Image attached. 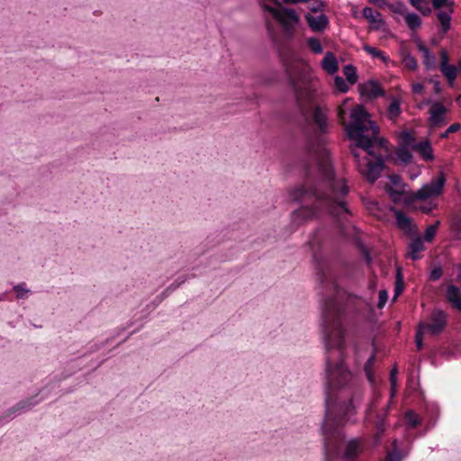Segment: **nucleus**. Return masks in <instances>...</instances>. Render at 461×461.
Segmentation results:
<instances>
[{
    "label": "nucleus",
    "instance_id": "nucleus-1",
    "mask_svg": "<svg viewBox=\"0 0 461 461\" xmlns=\"http://www.w3.org/2000/svg\"><path fill=\"white\" fill-rule=\"evenodd\" d=\"M343 317L342 294L337 292L336 297L325 299L322 305V328L327 351L326 415L322 430L327 459L339 455L344 446L342 457L346 461H353L362 451L361 441L353 438L344 444V436L339 429L343 420H348L350 415L355 413L351 404L354 377L343 361Z\"/></svg>",
    "mask_w": 461,
    "mask_h": 461
},
{
    "label": "nucleus",
    "instance_id": "nucleus-2",
    "mask_svg": "<svg viewBox=\"0 0 461 461\" xmlns=\"http://www.w3.org/2000/svg\"><path fill=\"white\" fill-rule=\"evenodd\" d=\"M314 147L316 149L312 152L317 167L318 179L327 187L328 191L322 192L320 183L311 189L298 186L290 191L289 196L293 201L303 203L291 214V222L294 227H299L313 219L321 209L320 203H323V210L334 214H339L342 211L348 212L345 203L341 200L348 194L347 185L343 180L335 179L329 151L322 146Z\"/></svg>",
    "mask_w": 461,
    "mask_h": 461
},
{
    "label": "nucleus",
    "instance_id": "nucleus-3",
    "mask_svg": "<svg viewBox=\"0 0 461 461\" xmlns=\"http://www.w3.org/2000/svg\"><path fill=\"white\" fill-rule=\"evenodd\" d=\"M350 120L346 134L355 144H388L385 138L379 136V126L362 105H357L351 111Z\"/></svg>",
    "mask_w": 461,
    "mask_h": 461
},
{
    "label": "nucleus",
    "instance_id": "nucleus-4",
    "mask_svg": "<svg viewBox=\"0 0 461 461\" xmlns=\"http://www.w3.org/2000/svg\"><path fill=\"white\" fill-rule=\"evenodd\" d=\"M377 146H354L351 152L352 155L358 158L362 152H364L366 156L373 157L372 158H365L366 160V176L367 180L371 183H374L377 180L384 169V160L382 155H377L375 149Z\"/></svg>",
    "mask_w": 461,
    "mask_h": 461
},
{
    "label": "nucleus",
    "instance_id": "nucleus-5",
    "mask_svg": "<svg viewBox=\"0 0 461 461\" xmlns=\"http://www.w3.org/2000/svg\"><path fill=\"white\" fill-rule=\"evenodd\" d=\"M285 77L290 88L294 94V97L302 115L304 117L305 120H308L310 111L304 105L302 99L304 95H306V98L310 103L311 97L309 94L305 93L304 90L300 86L297 78L293 75L289 68H285Z\"/></svg>",
    "mask_w": 461,
    "mask_h": 461
},
{
    "label": "nucleus",
    "instance_id": "nucleus-6",
    "mask_svg": "<svg viewBox=\"0 0 461 461\" xmlns=\"http://www.w3.org/2000/svg\"><path fill=\"white\" fill-rule=\"evenodd\" d=\"M447 325V313L441 310L432 312L429 322H420L419 326L429 335L436 336L440 334Z\"/></svg>",
    "mask_w": 461,
    "mask_h": 461
},
{
    "label": "nucleus",
    "instance_id": "nucleus-7",
    "mask_svg": "<svg viewBox=\"0 0 461 461\" xmlns=\"http://www.w3.org/2000/svg\"><path fill=\"white\" fill-rule=\"evenodd\" d=\"M446 178L443 173H440L438 176L433 178L429 184L422 185L416 194L415 198L419 200H425L430 196L438 195L445 185Z\"/></svg>",
    "mask_w": 461,
    "mask_h": 461
},
{
    "label": "nucleus",
    "instance_id": "nucleus-8",
    "mask_svg": "<svg viewBox=\"0 0 461 461\" xmlns=\"http://www.w3.org/2000/svg\"><path fill=\"white\" fill-rule=\"evenodd\" d=\"M312 121L314 123L313 134L318 144H322L324 140L322 139L329 132V124L327 122V117L322 113L320 106H315L312 113Z\"/></svg>",
    "mask_w": 461,
    "mask_h": 461
},
{
    "label": "nucleus",
    "instance_id": "nucleus-9",
    "mask_svg": "<svg viewBox=\"0 0 461 461\" xmlns=\"http://www.w3.org/2000/svg\"><path fill=\"white\" fill-rule=\"evenodd\" d=\"M446 113L447 109L441 104L438 102L433 103L429 117V124L431 131H433L434 128L439 127L442 124H444ZM429 135L430 138L433 139V131H430Z\"/></svg>",
    "mask_w": 461,
    "mask_h": 461
},
{
    "label": "nucleus",
    "instance_id": "nucleus-10",
    "mask_svg": "<svg viewBox=\"0 0 461 461\" xmlns=\"http://www.w3.org/2000/svg\"><path fill=\"white\" fill-rule=\"evenodd\" d=\"M358 87L360 95H366L370 99H375L385 95L379 82L374 79L368 80L366 84L359 85Z\"/></svg>",
    "mask_w": 461,
    "mask_h": 461
},
{
    "label": "nucleus",
    "instance_id": "nucleus-11",
    "mask_svg": "<svg viewBox=\"0 0 461 461\" xmlns=\"http://www.w3.org/2000/svg\"><path fill=\"white\" fill-rule=\"evenodd\" d=\"M304 17L309 27L313 32H323L325 28L329 25V18L326 14H322L318 16H313L311 14H306Z\"/></svg>",
    "mask_w": 461,
    "mask_h": 461
},
{
    "label": "nucleus",
    "instance_id": "nucleus-12",
    "mask_svg": "<svg viewBox=\"0 0 461 461\" xmlns=\"http://www.w3.org/2000/svg\"><path fill=\"white\" fill-rule=\"evenodd\" d=\"M319 275L320 282L325 290L333 291L337 289L334 275L329 267L321 268Z\"/></svg>",
    "mask_w": 461,
    "mask_h": 461
},
{
    "label": "nucleus",
    "instance_id": "nucleus-13",
    "mask_svg": "<svg viewBox=\"0 0 461 461\" xmlns=\"http://www.w3.org/2000/svg\"><path fill=\"white\" fill-rule=\"evenodd\" d=\"M417 48L422 54V61L426 69L431 70L435 68V56L429 51V48L425 46L420 39L417 40Z\"/></svg>",
    "mask_w": 461,
    "mask_h": 461
},
{
    "label": "nucleus",
    "instance_id": "nucleus-14",
    "mask_svg": "<svg viewBox=\"0 0 461 461\" xmlns=\"http://www.w3.org/2000/svg\"><path fill=\"white\" fill-rule=\"evenodd\" d=\"M446 298L451 306L461 312V290L456 285H448L446 291Z\"/></svg>",
    "mask_w": 461,
    "mask_h": 461
},
{
    "label": "nucleus",
    "instance_id": "nucleus-15",
    "mask_svg": "<svg viewBox=\"0 0 461 461\" xmlns=\"http://www.w3.org/2000/svg\"><path fill=\"white\" fill-rule=\"evenodd\" d=\"M362 14L363 16L373 25L374 30H379L384 24V20L382 18V14L379 12H376V14H374V11L371 7H365Z\"/></svg>",
    "mask_w": 461,
    "mask_h": 461
},
{
    "label": "nucleus",
    "instance_id": "nucleus-16",
    "mask_svg": "<svg viewBox=\"0 0 461 461\" xmlns=\"http://www.w3.org/2000/svg\"><path fill=\"white\" fill-rule=\"evenodd\" d=\"M433 141H438L432 138H426L419 142H415L412 133L409 131H402L397 135L398 144H432Z\"/></svg>",
    "mask_w": 461,
    "mask_h": 461
},
{
    "label": "nucleus",
    "instance_id": "nucleus-17",
    "mask_svg": "<svg viewBox=\"0 0 461 461\" xmlns=\"http://www.w3.org/2000/svg\"><path fill=\"white\" fill-rule=\"evenodd\" d=\"M395 220L397 226L406 233H411L414 231V225L411 223V220L403 212H395Z\"/></svg>",
    "mask_w": 461,
    "mask_h": 461
},
{
    "label": "nucleus",
    "instance_id": "nucleus-18",
    "mask_svg": "<svg viewBox=\"0 0 461 461\" xmlns=\"http://www.w3.org/2000/svg\"><path fill=\"white\" fill-rule=\"evenodd\" d=\"M425 249L423 240L420 237L413 239L408 246V256L412 260H417L420 258V253Z\"/></svg>",
    "mask_w": 461,
    "mask_h": 461
},
{
    "label": "nucleus",
    "instance_id": "nucleus-19",
    "mask_svg": "<svg viewBox=\"0 0 461 461\" xmlns=\"http://www.w3.org/2000/svg\"><path fill=\"white\" fill-rule=\"evenodd\" d=\"M321 65L323 69L330 75H333L339 70L337 59L332 52H327L325 54Z\"/></svg>",
    "mask_w": 461,
    "mask_h": 461
},
{
    "label": "nucleus",
    "instance_id": "nucleus-20",
    "mask_svg": "<svg viewBox=\"0 0 461 461\" xmlns=\"http://www.w3.org/2000/svg\"><path fill=\"white\" fill-rule=\"evenodd\" d=\"M454 8L438 10L437 18L438 19L444 33L447 32L451 28V15Z\"/></svg>",
    "mask_w": 461,
    "mask_h": 461
},
{
    "label": "nucleus",
    "instance_id": "nucleus-21",
    "mask_svg": "<svg viewBox=\"0 0 461 461\" xmlns=\"http://www.w3.org/2000/svg\"><path fill=\"white\" fill-rule=\"evenodd\" d=\"M408 147L409 146H399L395 152L396 160L404 165L410 163L412 158V155Z\"/></svg>",
    "mask_w": 461,
    "mask_h": 461
},
{
    "label": "nucleus",
    "instance_id": "nucleus-22",
    "mask_svg": "<svg viewBox=\"0 0 461 461\" xmlns=\"http://www.w3.org/2000/svg\"><path fill=\"white\" fill-rule=\"evenodd\" d=\"M402 113L401 101L398 98H393L387 108V116L391 121H394Z\"/></svg>",
    "mask_w": 461,
    "mask_h": 461
},
{
    "label": "nucleus",
    "instance_id": "nucleus-23",
    "mask_svg": "<svg viewBox=\"0 0 461 461\" xmlns=\"http://www.w3.org/2000/svg\"><path fill=\"white\" fill-rule=\"evenodd\" d=\"M413 152L420 155L425 160L434 158L432 146H410Z\"/></svg>",
    "mask_w": 461,
    "mask_h": 461
},
{
    "label": "nucleus",
    "instance_id": "nucleus-24",
    "mask_svg": "<svg viewBox=\"0 0 461 461\" xmlns=\"http://www.w3.org/2000/svg\"><path fill=\"white\" fill-rule=\"evenodd\" d=\"M440 70L450 83L456 79L457 68L454 65L440 64Z\"/></svg>",
    "mask_w": 461,
    "mask_h": 461
},
{
    "label": "nucleus",
    "instance_id": "nucleus-25",
    "mask_svg": "<svg viewBox=\"0 0 461 461\" xmlns=\"http://www.w3.org/2000/svg\"><path fill=\"white\" fill-rule=\"evenodd\" d=\"M343 74L346 77L348 82L354 85L357 81V68L351 64H348L343 68Z\"/></svg>",
    "mask_w": 461,
    "mask_h": 461
},
{
    "label": "nucleus",
    "instance_id": "nucleus-26",
    "mask_svg": "<svg viewBox=\"0 0 461 461\" xmlns=\"http://www.w3.org/2000/svg\"><path fill=\"white\" fill-rule=\"evenodd\" d=\"M405 22L408 27L414 31L421 25V19L417 14L408 13L405 16Z\"/></svg>",
    "mask_w": 461,
    "mask_h": 461
},
{
    "label": "nucleus",
    "instance_id": "nucleus-27",
    "mask_svg": "<svg viewBox=\"0 0 461 461\" xmlns=\"http://www.w3.org/2000/svg\"><path fill=\"white\" fill-rule=\"evenodd\" d=\"M363 50L368 54H370L373 58L381 59L384 62H387L389 60V58L383 51L379 50L375 47L365 44L363 46Z\"/></svg>",
    "mask_w": 461,
    "mask_h": 461
},
{
    "label": "nucleus",
    "instance_id": "nucleus-28",
    "mask_svg": "<svg viewBox=\"0 0 461 461\" xmlns=\"http://www.w3.org/2000/svg\"><path fill=\"white\" fill-rule=\"evenodd\" d=\"M402 62L406 68L411 70H415L417 68V60L410 52L407 50L402 51Z\"/></svg>",
    "mask_w": 461,
    "mask_h": 461
},
{
    "label": "nucleus",
    "instance_id": "nucleus-29",
    "mask_svg": "<svg viewBox=\"0 0 461 461\" xmlns=\"http://www.w3.org/2000/svg\"><path fill=\"white\" fill-rule=\"evenodd\" d=\"M432 7L436 10L454 8L455 2L453 0H431Z\"/></svg>",
    "mask_w": 461,
    "mask_h": 461
},
{
    "label": "nucleus",
    "instance_id": "nucleus-30",
    "mask_svg": "<svg viewBox=\"0 0 461 461\" xmlns=\"http://www.w3.org/2000/svg\"><path fill=\"white\" fill-rule=\"evenodd\" d=\"M375 355L373 353L369 358L367 359L366 363L365 364L364 370L366 375V377L370 383L374 382V376L372 373V365L375 361Z\"/></svg>",
    "mask_w": 461,
    "mask_h": 461
},
{
    "label": "nucleus",
    "instance_id": "nucleus-31",
    "mask_svg": "<svg viewBox=\"0 0 461 461\" xmlns=\"http://www.w3.org/2000/svg\"><path fill=\"white\" fill-rule=\"evenodd\" d=\"M283 14H285L287 16V18L289 20H291L293 23H298L300 22V17L299 15L297 14V13L292 9V8H288V7H283L282 9V15ZM282 18L284 19V17L282 16Z\"/></svg>",
    "mask_w": 461,
    "mask_h": 461
},
{
    "label": "nucleus",
    "instance_id": "nucleus-32",
    "mask_svg": "<svg viewBox=\"0 0 461 461\" xmlns=\"http://www.w3.org/2000/svg\"><path fill=\"white\" fill-rule=\"evenodd\" d=\"M439 224V221H437L435 224L433 225H429L426 230H425V234H424V240L428 241V242H430L432 241L434 236L436 235L437 233V230H438V226Z\"/></svg>",
    "mask_w": 461,
    "mask_h": 461
},
{
    "label": "nucleus",
    "instance_id": "nucleus-33",
    "mask_svg": "<svg viewBox=\"0 0 461 461\" xmlns=\"http://www.w3.org/2000/svg\"><path fill=\"white\" fill-rule=\"evenodd\" d=\"M308 46L314 53H321L323 51L322 45L317 38L308 39Z\"/></svg>",
    "mask_w": 461,
    "mask_h": 461
},
{
    "label": "nucleus",
    "instance_id": "nucleus-34",
    "mask_svg": "<svg viewBox=\"0 0 461 461\" xmlns=\"http://www.w3.org/2000/svg\"><path fill=\"white\" fill-rule=\"evenodd\" d=\"M266 11L270 13L278 22H280L285 27L286 26V22L282 18V11L277 10L275 7L270 5L265 6Z\"/></svg>",
    "mask_w": 461,
    "mask_h": 461
},
{
    "label": "nucleus",
    "instance_id": "nucleus-35",
    "mask_svg": "<svg viewBox=\"0 0 461 461\" xmlns=\"http://www.w3.org/2000/svg\"><path fill=\"white\" fill-rule=\"evenodd\" d=\"M335 86L337 89L341 93H346L348 91V86L347 85L344 78L339 76H336L335 77Z\"/></svg>",
    "mask_w": 461,
    "mask_h": 461
},
{
    "label": "nucleus",
    "instance_id": "nucleus-36",
    "mask_svg": "<svg viewBox=\"0 0 461 461\" xmlns=\"http://www.w3.org/2000/svg\"><path fill=\"white\" fill-rule=\"evenodd\" d=\"M326 6L327 4L323 0H315V2L309 6V9L312 13H318L323 11Z\"/></svg>",
    "mask_w": 461,
    "mask_h": 461
},
{
    "label": "nucleus",
    "instance_id": "nucleus-37",
    "mask_svg": "<svg viewBox=\"0 0 461 461\" xmlns=\"http://www.w3.org/2000/svg\"><path fill=\"white\" fill-rule=\"evenodd\" d=\"M405 419L407 423L412 428L419 424V419L415 412H413L412 411H409L406 412Z\"/></svg>",
    "mask_w": 461,
    "mask_h": 461
},
{
    "label": "nucleus",
    "instance_id": "nucleus-38",
    "mask_svg": "<svg viewBox=\"0 0 461 461\" xmlns=\"http://www.w3.org/2000/svg\"><path fill=\"white\" fill-rule=\"evenodd\" d=\"M403 289V281H402V275H401V272L400 270L397 271V276H396V285H395V295H394V299L396 298V296L402 293Z\"/></svg>",
    "mask_w": 461,
    "mask_h": 461
},
{
    "label": "nucleus",
    "instance_id": "nucleus-39",
    "mask_svg": "<svg viewBox=\"0 0 461 461\" xmlns=\"http://www.w3.org/2000/svg\"><path fill=\"white\" fill-rule=\"evenodd\" d=\"M460 128H461V125L459 123H453L444 132H441L439 134V137L446 138L448 136L449 133L455 132V131H458Z\"/></svg>",
    "mask_w": 461,
    "mask_h": 461
},
{
    "label": "nucleus",
    "instance_id": "nucleus-40",
    "mask_svg": "<svg viewBox=\"0 0 461 461\" xmlns=\"http://www.w3.org/2000/svg\"><path fill=\"white\" fill-rule=\"evenodd\" d=\"M387 299H388V294H387L386 290H384V289L380 290L377 307L380 309L383 308L384 306V304L386 303Z\"/></svg>",
    "mask_w": 461,
    "mask_h": 461
},
{
    "label": "nucleus",
    "instance_id": "nucleus-41",
    "mask_svg": "<svg viewBox=\"0 0 461 461\" xmlns=\"http://www.w3.org/2000/svg\"><path fill=\"white\" fill-rule=\"evenodd\" d=\"M426 331H424L422 329H420V327L419 326V329L417 330V333H416V336H415V342H416V347L418 349H420L423 346V343H422V337H423V334L425 333Z\"/></svg>",
    "mask_w": 461,
    "mask_h": 461
},
{
    "label": "nucleus",
    "instance_id": "nucleus-42",
    "mask_svg": "<svg viewBox=\"0 0 461 461\" xmlns=\"http://www.w3.org/2000/svg\"><path fill=\"white\" fill-rule=\"evenodd\" d=\"M442 276V270L440 267H435L431 270L430 272V275H429V278L430 280L432 281H436L438 279H439Z\"/></svg>",
    "mask_w": 461,
    "mask_h": 461
},
{
    "label": "nucleus",
    "instance_id": "nucleus-43",
    "mask_svg": "<svg viewBox=\"0 0 461 461\" xmlns=\"http://www.w3.org/2000/svg\"><path fill=\"white\" fill-rule=\"evenodd\" d=\"M388 461H402V456L399 451L393 450L387 456Z\"/></svg>",
    "mask_w": 461,
    "mask_h": 461
},
{
    "label": "nucleus",
    "instance_id": "nucleus-44",
    "mask_svg": "<svg viewBox=\"0 0 461 461\" xmlns=\"http://www.w3.org/2000/svg\"><path fill=\"white\" fill-rule=\"evenodd\" d=\"M386 190L393 201H397L400 198V196L402 195L401 191L394 190L392 187H389Z\"/></svg>",
    "mask_w": 461,
    "mask_h": 461
},
{
    "label": "nucleus",
    "instance_id": "nucleus-45",
    "mask_svg": "<svg viewBox=\"0 0 461 461\" xmlns=\"http://www.w3.org/2000/svg\"><path fill=\"white\" fill-rule=\"evenodd\" d=\"M14 290L17 292L18 298H23L24 295L29 292V290L24 289L22 285H18L14 286Z\"/></svg>",
    "mask_w": 461,
    "mask_h": 461
},
{
    "label": "nucleus",
    "instance_id": "nucleus-46",
    "mask_svg": "<svg viewBox=\"0 0 461 461\" xmlns=\"http://www.w3.org/2000/svg\"><path fill=\"white\" fill-rule=\"evenodd\" d=\"M422 15L428 16L431 14V8L428 5H420L419 8H416Z\"/></svg>",
    "mask_w": 461,
    "mask_h": 461
},
{
    "label": "nucleus",
    "instance_id": "nucleus-47",
    "mask_svg": "<svg viewBox=\"0 0 461 461\" xmlns=\"http://www.w3.org/2000/svg\"><path fill=\"white\" fill-rule=\"evenodd\" d=\"M438 77L436 76V77L430 78V80H429V83H431L434 86V91L436 94H438L441 91L440 83H439Z\"/></svg>",
    "mask_w": 461,
    "mask_h": 461
},
{
    "label": "nucleus",
    "instance_id": "nucleus-48",
    "mask_svg": "<svg viewBox=\"0 0 461 461\" xmlns=\"http://www.w3.org/2000/svg\"><path fill=\"white\" fill-rule=\"evenodd\" d=\"M396 375H397V368L396 367H393L392 370H391V373H390V384L391 385H396L397 384V378H396Z\"/></svg>",
    "mask_w": 461,
    "mask_h": 461
},
{
    "label": "nucleus",
    "instance_id": "nucleus-49",
    "mask_svg": "<svg viewBox=\"0 0 461 461\" xmlns=\"http://www.w3.org/2000/svg\"><path fill=\"white\" fill-rule=\"evenodd\" d=\"M424 86L421 83H415L412 85V92L414 94H420L423 90Z\"/></svg>",
    "mask_w": 461,
    "mask_h": 461
},
{
    "label": "nucleus",
    "instance_id": "nucleus-50",
    "mask_svg": "<svg viewBox=\"0 0 461 461\" xmlns=\"http://www.w3.org/2000/svg\"><path fill=\"white\" fill-rule=\"evenodd\" d=\"M440 64H448V56L446 50L441 51V63Z\"/></svg>",
    "mask_w": 461,
    "mask_h": 461
},
{
    "label": "nucleus",
    "instance_id": "nucleus-51",
    "mask_svg": "<svg viewBox=\"0 0 461 461\" xmlns=\"http://www.w3.org/2000/svg\"><path fill=\"white\" fill-rule=\"evenodd\" d=\"M33 403L30 402L29 404H27V402H21L17 404V406L14 408L15 410L18 409V410H22V409H25L27 406H31L32 405Z\"/></svg>",
    "mask_w": 461,
    "mask_h": 461
},
{
    "label": "nucleus",
    "instance_id": "nucleus-52",
    "mask_svg": "<svg viewBox=\"0 0 461 461\" xmlns=\"http://www.w3.org/2000/svg\"><path fill=\"white\" fill-rule=\"evenodd\" d=\"M409 3L416 9L420 7V5L423 0H408Z\"/></svg>",
    "mask_w": 461,
    "mask_h": 461
},
{
    "label": "nucleus",
    "instance_id": "nucleus-53",
    "mask_svg": "<svg viewBox=\"0 0 461 461\" xmlns=\"http://www.w3.org/2000/svg\"><path fill=\"white\" fill-rule=\"evenodd\" d=\"M285 3L297 5L299 3H308L310 0H284Z\"/></svg>",
    "mask_w": 461,
    "mask_h": 461
},
{
    "label": "nucleus",
    "instance_id": "nucleus-54",
    "mask_svg": "<svg viewBox=\"0 0 461 461\" xmlns=\"http://www.w3.org/2000/svg\"><path fill=\"white\" fill-rule=\"evenodd\" d=\"M369 2L378 6H383L385 5V0H369Z\"/></svg>",
    "mask_w": 461,
    "mask_h": 461
},
{
    "label": "nucleus",
    "instance_id": "nucleus-55",
    "mask_svg": "<svg viewBox=\"0 0 461 461\" xmlns=\"http://www.w3.org/2000/svg\"><path fill=\"white\" fill-rule=\"evenodd\" d=\"M403 9H405V5L402 4L399 8L394 9V12L398 13V14H402Z\"/></svg>",
    "mask_w": 461,
    "mask_h": 461
},
{
    "label": "nucleus",
    "instance_id": "nucleus-56",
    "mask_svg": "<svg viewBox=\"0 0 461 461\" xmlns=\"http://www.w3.org/2000/svg\"><path fill=\"white\" fill-rule=\"evenodd\" d=\"M396 393V385H391V397L393 398Z\"/></svg>",
    "mask_w": 461,
    "mask_h": 461
},
{
    "label": "nucleus",
    "instance_id": "nucleus-57",
    "mask_svg": "<svg viewBox=\"0 0 461 461\" xmlns=\"http://www.w3.org/2000/svg\"><path fill=\"white\" fill-rule=\"evenodd\" d=\"M457 280L461 284V267H459V268H458Z\"/></svg>",
    "mask_w": 461,
    "mask_h": 461
},
{
    "label": "nucleus",
    "instance_id": "nucleus-58",
    "mask_svg": "<svg viewBox=\"0 0 461 461\" xmlns=\"http://www.w3.org/2000/svg\"><path fill=\"white\" fill-rule=\"evenodd\" d=\"M458 69L461 71V60L458 63Z\"/></svg>",
    "mask_w": 461,
    "mask_h": 461
},
{
    "label": "nucleus",
    "instance_id": "nucleus-59",
    "mask_svg": "<svg viewBox=\"0 0 461 461\" xmlns=\"http://www.w3.org/2000/svg\"><path fill=\"white\" fill-rule=\"evenodd\" d=\"M378 429H379L381 431H383L382 424H379V425H378Z\"/></svg>",
    "mask_w": 461,
    "mask_h": 461
},
{
    "label": "nucleus",
    "instance_id": "nucleus-60",
    "mask_svg": "<svg viewBox=\"0 0 461 461\" xmlns=\"http://www.w3.org/2000/svg\"><path fill=\"white\" fill-rule=\"evenodd\" d=\"M2 300V297H0V301Z\"/></svg>",
    "mask_w": 461,
    "mask_h": 461
}]
</instances>
